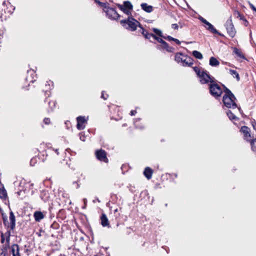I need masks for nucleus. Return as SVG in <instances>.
<instances>
[{
  "mask_svg": "<svg viewBox=\"0 0 256 256\" xmlns=\"http://www.w3.org/2000/svg\"><path fill=\"white\" fill-rule=\"evenodd\" d=\"M2 220L4 226L6 228V232L5 233L6 237V240H9L10 236H11V232H13V230L16 226V218L12 211L10 212L9 220L10 222L8 220L7 216L4 214H2Z\"/></svg>",
  "mask_w": 256,
  "mask_h": 256,
  "instance_id": "obj_1",
  "label": "nucleus"
},
{
  "mask_svg": "<svg viewBox=\"0 0 256 256\" xmlns=\"http://www.w3.org/2000/svg\"><path fill=\"white\" fill-rule=\"evenodd\" d=\"M151 38H152L154 40L158 42L160 44H157L156 48L159 50H165L166 52H174V48L168 46V44L164 41L162 38H158L154 34L152 33H148L145 37L146 38L150 40Z\"/></svg>",
  "mask_w": 256,
  "mask_h": 256,
  "instance_id": "obj_2",
  "label": "nucleus"
},
{
  "mask_svg": "<svg viewBox=\"0 0 256 256\" xmlns=\"http://www.w3.org/2000/svg\"><path fill=\"white\" fill-rule=\"evenodd\" d=\"M175 60L183 66L191 67L194 64L193 59L182 52H177L175 54Z\"/></svg>",
  "mask_w": 256,
  "mask_h": 256,
  "instance_id": "obj_3",
  "label": "nucleus"
},
{
  "mask_svg": "<svg viewBox=\"0 0 256 256\" xmlns=\"http://www.w3.org/2000/svg\"><path fill=\"white\" fill-rule=\"evenodd\" d=\"M120 24L132 32L136 30L137 26L141 28L140 22L132 16H128L126 20H120Z\"/></svg>",
  "mask_w": 256,
  "mask_h": 256,
  "instance_id": "obj_4",
  "label": "nucleus"
},
{
  "mask_svg": "<svg viewBox=\"0 0 256 256\" xmlns=\"http://www.w3.org/2000/svg\"><path fill=\"white\" fill-rule=\"evenodd\" d=\"M208 89L210 95L215 98L218 99L221 97L222 90L220 86L216 83V80H214V82L208 84Z\"/></svg>",
  "mask_w": 256,
  "mask_h": 256,
  "instance_id": "obj_5",
  "label": "nucleus"
},
{
  "mask_svg": "<svg viewBox=\"0 0 256 256\" xmlns=\"http://www.w3.org/2000/svg\"><path fill=\"white\" fill-rule=\"evenodd\" d=\"M200 82L201 84H210L214 82L215 78L211 76L206 70H202V73L200 76Z\"/></svg>",
  "mask_w": 256,
  "mask_h": 256,
  "instance_id": "obj_6",
  "label": "nucleus"
},
{
  "mask_svg": "<svg viewBox=\"0 0 256 256\" xmlns=\"http://www.w3.org/2000/svg\"><path fill=\"white\" fill-rule=\"evenodd\" d=\"M236 100V98L234 95L233 97L229 95H224L222 102L224 106L228 108H235L237 106L236 104L234 102Z\"/></svg>",
  "mask_w": 256,
  "mask_h": 256,
  "instance_id": "obj_7",
  "label": "nucleus"
},
{
  "mask_svg": "<svg viewBox=\"0 0 256 256\" xmlns=\"http://www.w3.org/2000/svg\"><path fill=\"white\" fill-rule=\"evenodd\" d=\"M225 26L228 35L232 38L234 37L236 32L232 24L231 17L226 20Z\"/></svg>",
  "mask_w": 256,
  "mask_h": 256,
  "instance_id": "obj_8",
  "label": "nucleus"
},
{
  "mask_svg": "<svg viewBox=\"0 0 256 256\" xmlns=\"http://www.w3.org/2000/svg\"><path fill=\"white\" fill-rule=\"evenodd\" d=\"M105 12L107 16L111 20H117L120 16L116 9L113 8L108 7Z\"/></svg>",
  "mask_w": 256,
  "mask_h": 256,
  "instance_id": "obj_9",
  "label": "nucleus"
},
{
  "mask_svg": "<svg viewBox=\"0 0 256 256\" xmlns=\"http://www.w3.org/2000/svg\"><path fill=\"white\" fill-rule=\"evenodd\" d=\"M95 154L97 159L99 160L104 162H108V158L106 157V153L105 150L102 149L97 150L96 151Z\"/></svg>",
  "mask_w": 256,
  "mask_h": 256,
  "instance_id": "obj_10",
  "label": "nucleus"
},
{
  "mask_svg": "<svg viewBox=\"0 0 256 256\" xmlns=\"http://www.w3.org/2000/svg\"><path fill=\"white\" fill-rule=\"evenodd\" d=\"M77 124L76 128L78 130H82L84 128V124L86 122V120L84 116H79L76 118Z\"/></svg>",
  "mask_w": 256,
  "mask_h": 256,
  "instance_id": "obj_11",
  "label": "nucleus"
},
{
  "mask_svg": "<svg viewBox=\"0 0 256 256\" xmlns=\"http://www.w3.org/2000/svg\"><path fill=\"white\" fill-rule=\"evenodd\" d=\"M205 24H206V26H205L207 30H209L212 34H218V36H224V35L222 34L221 33L218 32V30H217L214 28V26L212 24H211L210 22H209L208 21L206 22V23Z\"/></svg>",
  "mask_w": 256,
  "mask_h": 256,
  "instance_id": "obj_12",
  "label": "nucleus"
},
{
  "mask_svg": "<svg viewBox=\"0 0 256 256\" xmlns=\"http://www.w3.org/2000/svg\"><path fill=\"white\" fill-rule=\"evenodd\" d=\"M205 24H206V26H205L207 30H209L212 34H218V36H224V35L222 34L221 33L218 32V30H217L214 28V26L212 24H211L210 22H209L208 21L206 22V23Z\"/></svg>",
  "mask_w": 256,
  "mask_h": 256,
  "instance_id": "obj_13",
  "label": "nucleus"
},
{
  "mask_svg": "<svg viewBox=\"0 0 256 256\" xmlns=\"http://www.w3.org/2000/svg\"><path fill=\"white\" fill-rule=\"evenodd\" d=\"M28 76L26 78V80L29 82H34L36 79L34 78L36 76V72L34 70H28Z\"/></svg>",
  "mask_w": 256,
  "mask_h": 256,
  "instance_id": "obj_14",
  "label": "nucleus"
},
{
  "mask_svg": "<svg viewBox=\"0 0 256 256\" xmlns=\"http://www.w3.org/2000/svg\"><path fill=\"white\" fill-rule=\"evenodd\" d=\"M100 224L104 227H110L108 220L106 215L104 213L102 214L100 216Z\"/></svg>",
  "mask_w": 256,
  "mask_h": 256,
  "instance_id": "obj_15",
  "label": "nucleus"
},
{
  "mask_svg": "<svg viewBox=\"0 0 256 256\" xmlns=\"http://www.w3.org/2000/svg\"><path fill=\"white\" fill-rule=\"evenodd\" d=\"M40 197L44 202H48L50 198V194L48 190H45L41 191Z\"/></svg>",
  "mask_w": 256,
  "mask_h": 256,
  "instance_id": "obj_16",
  "label": "nucleus"
},
{
  "mask_svg": "<svg viewBox=\"0 0 256 256\" xmlns=\"http://www.w3.org/2000/svg\"><path fill=\"white\" fill-rule=\"evenodd\" d=\"M44 214L40 211H36L34 214V217L36 222H39L44 218Z\"/></svg>",
  "mask_w": 256,
  "mask_h": 256,
  "instance_id": "obj_17",
  "label": "nucleus"
},
{
  "mask_svg": "<svg viewBox=\"0 0 256 256\" xmlns=\"http://www.w3.org/2000/svg\"><path fill=\"white\" fill-rule=\"evenodd\" d=\"M48 102L49 108L48 109L47 111L48 112H52L54 110V108H56V102L54 100H49L48 98H46L44 100V102Z\"/></svg>",
  "mask_w": 256,
  "mask_h": 256,
  "instance_id": "obj_18",
  "label": "nucleus"
},
{
  "mask_svg": "<svg viewBox=\"0 0 256 256\" xmlns=\"http://www.w3.org/2000/svg\"><path fill=\"white\" fill-rule=\"evenodd\" d=\"M153 170L150 167H146L144 171V174L148 180L152 178Z\"/></svg>",
  "mask_w": 256,
  "mask_h": 256,
  "instance_id": "obj_19",
  "label": "nucleus"
},
{
  "mask_svg": "<svg viewBox=\"0 0 256 256\" xmlns=\"http://www.w3.org/2000/svg\"><path fill=\"white\" fill-rule=\"evenodd\" d=\"M142 10L147 12H151L153 10V7L152 6H148L146 3H142L140 5Z\"/></svg>",
  "mask_w": 256,
  "mask_h": 256,
  "instance_id": "obj_20",
  "label": "nucleus"
},
{
  "mask_svg": "<svg viewBox=\"0 0 256 256\" xmlns=\"http://www.w3.org/2000/svg\"><path fill=\"white\" fill-rule=\"evenodd\" d=\"M240 132H242L245 137H250V129L246 126H242L241 127Z\"/></svg>",
  "mask_w": 256,
  "mask_h": 256,
  "instance_id": "obj_21",
  "label": "nucleus"
},
{
  "mask_svg": "<svg viewBox=\"0 0 256 256\" xmlns=\"http://www.w3.org/2000/svg\"><path fill=\"white\" fill-rule=\"evenodd\" d=\"M219 64V61L214 57L212 56L210 58V65L212 66H217Z\"/></svg>",
  "mask_w": 256,
  "mask_h": 256,
  "instance_id": "obj_22",
  "label": "nucleus"
},
{
  "mask_svg": "<svg viewBox=\"0 0 256 256\" xmlns=\"http://www.w3.org/2000/svg\"><path fill=\"white\" fill-rule=\"evenodd\" d=\"M234 15L236 18H240V20H244L246 22L248 23V22L244 18V16L242 14L238 11L235 10L234 12Z\"/></svg>",
  "mask_w": 256,
  "mask_h": 256,
  "instance_id": "obj_23",
  "label": "nucleus"
},
{
  "mask_svg": "<svg viewBox=\"0 0 256 256\" xmlns=\"http://www.w3.org/2000/svg\"><path fill=\"white\" fill-rule=\"evenodd\" d=\"M233 50V52L237 56L243 59H246L245 56L239 49L236 48H234Z\"/></svg>",
  "mask_w": 256,
  "mask_h": 256,
  "instance_id": "obj_24",
  "label": "nucleus"
},
{
  "mask_svg": "<svg viewBox=\"0 0 256 256\" xmlns=\"http://www.w3.org/2000/svg\"><path fill=\"white\" fill-rule=\"evenodd\" d=\"M152 30L155 34V35L156 36H159L158 38H162L164 35L162 34V30H159L158 28H152Z\"/></svg>",
  "mask_w": 256,
  "mask_h": 256,
  "instance_id": "obj_25",
  "label": "nucleus"
},
{
  "mask_svg": "<svg viewBox=\"0 0 256 256\" xmlns=\"http://www.w3.org/2000/svg\"><path fill=\"white\" fill-rule=\"evenodd\" d=\"M230 74L234 78H236L238 81H239L240 80L239 74L236 70L230 69Z\"/></svg>",
  "mask_w": 256,
  "mask_h": 256,
  "instance_id": "obj_26",
  "label": "nucleus"
},
{
  "mask_svg": "<svg viewBox=\"0 0 256 256\" xmlns=\"http://www.w3.org/2000/svg\"><path fill=\"white\" fill-rule=\"evenodd\" d=\"M126 10H132L133 6L131 2L129 1H125L124 2V6H122Z\"/></svg>",
  "mask_w": 256,
  "mask_h": 256,
  "instance_id": "obj_27",
  "label": "nucleus"
},
{
  "mask_svg": "<svg viewBox=\"0 0 256 256\" xmlns=\"http://www.w3.org/2000/svg\"><path fill=\"white\" fill-rule=\"evenodd\" d=\"M192 55L196 58L199 60H202L203 58L202 54L200 52L197 50H194L192 52Z\"/></svg>",
  "mask_w": 256,
  "mask_h": 256,
  "instance_id": "obj_28",
  "label": "nucleus"
},
{
  "mask_svg": "<svg viewBox=\"0 0 256 256\" xmlns=\"http://www.w3.org/2000/svg\"><path fill=\"white\" fill-rule=\"evenodd\" d=\"M50 244L52 246H54V248H52V250H58L60 248V244L58 241H53V242Z\"/></svg>",
  "mask_w": 256,
  "mask_h": 256,
  "instance_id": "obj_29",
  "label": "nucleus"
},
{
  "mask_svg": "<svg viewBox=\"0 0 256 256\" xmlns=\"http://www.w3.org/2000/svg\"><path fill=\"white\" fill-rule=\"evenodd\" d=\"M224 88V91L225 92V94L224 95H229L231 96H234V94L232 92L227 88L224 84L222 85Z\"/></svg>",
  "mask_w": 256,
  "mask_h": 256,
  "instance_id": "obj_30",
  "label": "nucleus"
},
{
  "mask_svg": "<svg viewBox=\"0 0 256 256\" xmlns=\"http://www.w3.org/2000/svg\"><path fill=\"white\" fill-rule=\"evenodd\" d=\"M19 250V246L18 244H13L11 246V252L12 256Z\"/></svg>",
  "mask_w": 256,
  "mask_h": 256,
  "instance_id": "obj_31",
  "label": "nucleus"
},
{
  "mask_svg": "<svg viewBox=\"0 0 256 256\" xmlns=\"http://www.w3.org/2000/svg\"><path fill=\"white\" fill-rule=\"evenodd\" d=\"M118 8L127 15H131V12L129 10H126L122 5L118 4Z\"/></svg>",
  "mask_w": 256,
  "mask_h": 256,
  "instance_id": "obj_32",
  "label": "nucleus"
},
{
  "mask_svg": "<svg viewBox=\"0 0 256 256\" xmlns=\"http://www.w3.org/2000/svg\"><path fill=\"white\" fill-rule=\"evenodd\" d=\"M226 114L228 118L231 120L236 119V116L230 110H228L226 112Z\"/></svg>",
  "mask_w": 256,
  "mask_h": 256,
  "instance_id": "obj_33",
  "label": "nucleus"
},
{
  "mask_svg": "<svg viewBox=\"0 0 256 256\" xmlns=\"http://www.w3.org/2000/svg\"><path fill=\"white\" fill-rule=\"evenodd\" d=\"M95 2L98 4V5L101 6V7H102L104 8L105 9H107V8L108 7V3H104V2H100V0H96Z\"/></svg>",
  "mask_w": 256,
  "mask_h": 256,
  "instance_id": "obj_34",
  "label": "nucleus"
},
{
  "mask_svg": "<svg viewBox=\"0 0 256 256\" xmlns=\"http://www.w3.org/2000/svg\"><path fill=\"white\" fill-rule=\"evenodd\" d=\"M250 145L252 150L253 151H256V138L253 139L250 141Z\"/></svg>",
  "mask_w": 256,
  "mask_h": 256,
  "instance_id": "obj_35",
  "label": "nucleus"
},
{
  "mask_svg": "<svg viewBox=\"0 0 256 256\" xmlns=\"http://www.w3.org/2000/svg\"><path fill=\"white\" fill-rule=\"evenodd\" d=\"M197 76L200 77V76L201 73H202V70H200V68H198V66H194L193 68Z\"/></svg>",
  "mask_w": 256,
  "mask_h": 256,
  "instance_id": "obj_36",
  "label": "nucleus"
},
{
  "mask_svg": "<svg viewBox=\"0 0 256 256\" xmlns=\"http://www.w3.org/2000/svg\"><path fill=\"white\" fill-rule=\"evenodd\" d=\"M36 162V158H33L30 161V165L31 166H34Z\"/></svg>",
  "mask_w": 256,
  "mask_h": 256,
  "instance_id": "obj_37",
  "label": "nucleus"
},
{
  "mask_svg": "<svg viewBox=\"0 0 256 256\" xmlns=\"http://www.w3.org/2000/svg\"><path fill=\"white\" fill-rule=\"evenodd\" d=\"M162 38L168 41H171V40H174V38H172V36H164Z\"/></svg>",
  "mask_w": 256,
  "mask_h": 256,
  "instance_id": "obj_38",
  "label": "nucleus"
},
{
  "mask_svg": "<svg viewBox=\"0 0 256 256\" xmlns=\"http://www.w3.org/2000/svg\"><path fill=\"white\" fill-rule=\"evenodd\" d=\"M142 30V34L144 36L145 38L146 36V34H148V32L147 30H146L145 29L143 28V27L141 26V28H140Z\"/></svg>",
  "mask_w": 256,
  "mask_h": 256,
  "instance_id": "obj_39",
  "label": "nucleus"
},
{
  "mask_svg": "<svg viewBox=\"0 0 256 256\" xmlns=\"http://www.w3.org/2000/svg\"><path fill=\"white\" fill-rule=\"evenodd\" d=\"M50 120L49 118H44V122L46 124H50Z\"/></svg>",
  "mask_w": 256,
  "mask_h": 256,
  "instance_id": "obj_40",
  "label": "nucleus"
},
{
  "mask_svg": "<svg viewBox=\"0 0 256 256\" xmlns=\"http://www.w3.org/2000/svg\"><path fill=\"white\" fill-rule=\"evenodd\" d=\"M198 19L200 20V22H202L204 24H206V22H208L205 18H202L201 16H200L198 18Z\"/></svg>",
  "mask_w": 256,
  "mask_h": 256,
  "instance_id": "obj_41",
  "label": "nucleus"
},
{
  "mask_svg": "<svg viewBox=\"0 0 256 256\" xmlns=\"http://www.w3.org/2000/svg\"><path fill=\"white\" fill-rule=\"evenodd\" d=\"M101 98H102L104 99V100H106L108 98V94L104 95V92L102 91V92Z\"/></svg>",
  "mask_w": 256,
  "mask_h": 256,
  "instance_id": "obj_42",
  "label": "nucleus"
},
{
  "mask_svg": "<svg viewBox=\"0 0 256 256\" xmlns=\"http://www.w3.org/2000/svg\"><path fill=\"white\" fill-rule=\"evenodd\" d=\"M251 123L254 129L256 130V122L253 120L251 121Z\"/></svg>",
  "mask_w": 256,
  "mask_h": 256,
  "instance_id": "obj_43",
  "label": "nucleus"
},
{
  "mask_svg": "<svg viewBox=\"0 0 256 256\" xmlns=\"http://www.w3.org/2000/svg\"><path fill=\"white\" fill-rule=\"evenodd\" d=\"M172 28L174 30H178V26L176 24H172Z\"/></svg>",
  "mask_w": 256,
  "mask_h": 256,
  "instance_id": "obj_44",
  "label": "nucleus"
},
{
  "mask_svg": "<svg viewBox=\"0 0 256 256\" xmlns=\"http://www.w3.org/2000/svg\"><path fill=\"white\" fill-rule=\"evenodd\" d=\"M250 6L252 10L256 12V8L252 4L250 3Z\"/></svg>",
  "mask_w": 256,
  "mask_h": 256,
  "instance_id": "obj_45",
  "label": "nucleus"
},
{
  "mask_svg": "<svg viewBox=\"0 0 256 256\" xmlns=\"http://www.w3.org/2000/svg\"><path fill=\"white\" fill-rule=\"evenodd\" d=\"M80 140H82V141H85V139H84V135H82V132H80Z\"/></svg>",
  "mask_w": 256,
  "mask_h": 256,
  "instance_id": "obj_46",
  "label": "nucleus"
},
{
  "mask_svg": "<svg viewBox=\"0 0 256 256\" xmlns=\"http://www.w3.org/2000/svg\"><path fill=\"white\" fill-rule=\"evenodd\" d=\"M148 194V192L147 190H144V191H142L141 193H140V196H147Z\"/></svg>",
  "mask_w": 256,
  "mask_h": 256,
  "instance_id": "obj_47",
  "label": "nucleus"
},
{
  "mask_svg": "<svg viewBox=\"0 0 256 256\" xmlns=\"http://www.w3.org/2000/svg\"><path fill=\"white\" fill-rule=\"evenodd\" d=\"M72 184H76V188H79V187H80V185H79V184H78V181H74V182H72Z\"/></svg>",
  "mask_w": 256,
  "mask_h": 256,
  "instance_id": "obj_48",
  "label": "nucleus"
},
{
  "mask_svg": "<svg viewBox=\"0 0 256 256\" xmlns=\"http://www.w3.org/2000/svg\"><path fill=\"white\" fill-rule=\"evenodd\" d=\"M172 41H174L178 44H180V42L176 38H174V40Z\"/></svg>",
  "mask_w": 256,
  "mask_h": 256,
  "instance_id": "obj_49",
  "label": "nucleus"
},
{
  "mask_svg": "<svg viewBox=\"0 0 256 256\" xmlns=\"http://www.w3.org/2000/svg\"><path fill=\"white\" fill-rule=\"evenodd\" d=\"M136 113V110H132L130 111V114L131 116H134Z\"/></svg>",
  "mask_w": 256,
  "mask_h": 256,
  "instance_id": "obj_50",
  "label": "nucleus"
},
{
  "mask_svg": "<svg viewBox=\"0 0 256 256\" xmlns=\"http://www.w3.org/2000/svg\"><path fill=\"white\" fill-rule=\"evenodd\" d=\"M83 201L84 202V206L82 207L83 208H84L86 206V202H87V200L86 198H84L83 199Z\"/></svg>",
  "mask_w": 256,
  "mask_h": 256,
  "instance_id": "obj_51",
  "label": "nucleus"
},
{
  "mask_svg": "<svg viewBox=\"0 0 256 256\" xmlns=\"http://www.w3.org/2000/svg\"><path fill=\"white\" fill-rule=\"evenodd\" d=\"M12 256H20V250L16 252V253H15Z\"/></svg>",
  "mask_w": 256,
  "mask_h": 256,
  "instance_id": "obj_52",
  "label": "nucleus"
},
{
  "mask_svg": "<svg viewBox=\"0 0 256 256\" xmlns=\"http://www.w3.org/2000/svg\"><path fill=\"white\" fill-rule=\"evenodd\" d=\"M1 240H5V236L2 232L1 233Z\"/></svg>",
  "mask_w": 256,
  "mask_h": 256,
  "instance_id": "obj_53",
  "label": "nucleus"
},
{
  "mask_svg": "<svg viewBox=\"0 0 256 256\" xmlns=\"http://www.w3.org/2000/svg\"><path fill=\"white\" fill-rule=\"evenodd\" d=\"M6 252H4L3 250H2V252L0 253V256H6Z\"/></svg>",
  "mask_w": 256,
  "mask_h": 256,
  "instance_id": "obj_54",
  "label": "nucleus"
},
{
  "mask_svg": "<svg viewBox=\"0 0 256 256\" xmlns=\"http://www.w3.org/2000/svg\"><path fill=\"white\" fill-rule=\"evenodd\" d=\"M54 151L56 153L57 155H58V154H59L58 150V149H56V150H54Z\"/></svg>",
  "mask_w": 256,
  "mask_h": 256,
  "instance_id": "obj_55",
  "label": "nucleus"
},
{
  "mask_svg": "<svg viewBox=\"0 0 256 256\" xmlns=\"http://www.w3.org/2000/svg\"><path fill=\"white\" fill-rule=\"evenodd\" d=\"M118 211V208H116V210H114V213H116Z\"/></svg>",
  "mask_w": 256,
  "mask_h": 256,
  "instance_id": "obj_56",
  "label": "nucleus"
},
{
  "mask_svg": "<svg viewBox=\"0 0 256 256\" xmlns=\"http://www.w3.org/2000/svg\"><path fill=\"white\" fill-rule=\"evenodd\" d=\"M125 166H125L122 165V167H121V169H122V170H123V168H124Z\"/></svg>",
  "mask_w": 256,
  "mask_h": 256,
  "instance_id": "obj_57",
  "label": "nucleus"
},
{
  "mask_svg": "<svg viewBox=\"0 0 256 256\" xmlns=\"http://www.w3.org/2000/svg\"><path fill=\"white\" fill-rule=\"evenodd\" d=\"M6 4V1H4L3 2H2V5H5Z\"/></svg>",
  "mask_w": 256,
  "mask_h": 256,
  "instance_id": "obj_58",
  "label": "nucleus"
},
{
  "mask_svg": "<svg viewBox=\"0 0 256 256\" xmlns=\"http://www.w3.org/2000/svg\"><path fill=\"white\" fill-rule=\"evenodd\" d=\"M4 242H5V241H1V243H2V244H3V243H4Z\"/></svg>",
  "mask_w": 256,
  "mask_h": 256,
  "instance_id": "obj_59",
  "label": "nucleus"
},
{
  "mask_svg": "<svg viewBox=\"0 0 256 256\" xmlns=\"http://www.w3.org/2000/svg\"><path fill=\"white\" fill-rule=\"evenodd\" d=\"M100 256V254H96V256Z\"/></svg>",
  "mask_w": 256,
  "mask_h": 256,
  "instance_id": "obj_60",
  "label": "nucleus"
},
{
  "mask_svg": "<svg viewBox=\"0 0 256 256\" xmlns=\"http://www.w3.org/2000/svg\"><path fill=\"white\" fill-rule=\"evenodd\" d=\"M83 240V238H80V240Z\"/></svg>",
  "mask_w": 256,
  "mask_h": 256,
  "instance_id": "obj_61",
  "label": "nucleus"
},
{
  "mask_svg": "<svg viewBox=\"0 0 256 256\" xmlns=\"http://www.w3.org/2000/svg\"><path fill=\"white\" fill-rule=\"evenodd\" d=\"M60 256H64V255H62V254H60Z\"/></svg>",
  "mask_w": 256,
  "mask_h": 256,
  "instance_id": "obj_62",
  "label": "nucleus"
},
{
  "mask_svg": "<svg viewBox=\"0 0 256 256\" xmlns=\"http://www.w3.org/2000/svg\"><path fill=\"white\" fill-rule=\"evenodd\" d=\"M136 126L137 128H138V126H136Z\"/></svg>",
  "mask_w": 256,
  "mask_h": 256,
  "instance_id": "obj_63",
  "label": "nucleus"
},
{
  "mask_svg": "<svg viewBox=\"0 0 256 256\" xmlns=\"http://www.w3.org/2000/svg\"><path fill=\"white\" fill-rule=\"evenodd\" d=\"M6 242L8 244V242H9V241H8V240H7V241H6Z\"/></svg>",
  "mask_w": 256,
  "mask_h": 256,
  "instance_id": "obj_64",
  "label": "nucleus"
}]
</instances>
